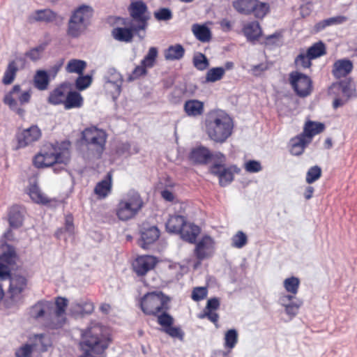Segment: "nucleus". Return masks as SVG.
Masks as SVG:
<instances>
[{
	"mask_svg": "<svg viewBox=\"0 0 357 357\" xmlns=\"http://www.w3.org/2000/svg\"><path fill=\"white\" fill-rule=\"evenodd\" d=\"M171 298L161 291L145 294L139 301L142 311L148 316L157 317L162 331L173 338L183 339L184 332L179 326H174V319L167 311L169 310Z\"/></svg>",
	"mask_w": 357,
	"mask_h": 357,
	"instance_id": "obj_1",
	"label": "nucleus"
},
{
	"mask_svg": "<svg viewBox=\"0 0 357 357\" xmlns=\"http://www.w3.org/2000/svg\"><path fill=\"white\" fill-rule=\"evenodd\" d=\"M112 342V335L106 327L91 323L81 331L79 345L83 354L79 357H107L106 350Z\"/></svg>",
	"mask_w": 357,
	"mask_h": 357,
	"instance_id": "obj_2",
	"label": "nucleus"
},
{
	"mask_svg": "<svg viewBox=\"0 0 357 357\" xmlns=\"http://www.w3.org/2000/svg\"><path fill=\"white\" fill-rule=\"evenodd\" d=\"M204 126L208 137L215 143H225L233 133V119L220 109L210 111L206 116Z\"/></svg>",
	"mask_w": 357,
	"mask_h": 357,
	"instance_id": "obj_3",
	"label": "nucleus"
},
{
	"mask_svg": "<svg viewBox=\"0 0 357 357\" xmlns=\"http://www.w3.org/2000/svg\"><path fill=\"white\" fill-rule=\"evenodd\" d=\"M70 146L69 142H62L60 144H50L34 156L33 164L38 169L49 167L56 164L68 165L70 160Z\"/></svg>",
	"mask_w": 357,
	"mask_h": 357,
	"instance_id": "obj_4",
	"label": "nucleus"
},
{
	"mask_svg": "<svg viewBox=\"0 0 357 357\" xmlns=\"http://www.w3.org/2000/svg\"><path fill=\"white\" fill-rule=\"evenodd\" d=\"M144 206V201L139 193L128 192L120 199L115 208V214L121 221H128L134 218Z\"/></svg>",
	"mask_w": 357,
	"mask_h": 357,
	"instance_id": "obj_5",
	"label": "nucleus"
},
{
	"mask_svg": "<svg viewBox=\"0 0 357 357\" xmlns=\"http://www.w3.org/2000/svg\"><path fill=\"white\" fill-rule=\"evenodd\" d=\"M107 135L96 126L85 128L81 133V139L88 151L95 158H100L106 149Z\"/></svg>",
	"mask_w": 357,
	"mask_h": 357,
	"instance_id": "obj_6",
	"label": "nucleus"
},
{
	"mask_svg": "<svg viewBox=\"0 0 357 357\" xmlns=\"http://www.w3.org/2000/svg\"><path fill=\"white\" fill-rule=\"evenodd\" d=\"M31 97V91L21 90L19 84H15L12 89L8 92L3 98V103L9 107L17 114L23 116L25 110L21 107L24 104L29 102Z\"/></svg>",
	"mask_w": 357,
	"mask_h": 357,
	"instance_id": "obj_7",
	"label": "nucleus"
},
{
	"mask_svg": "<svg viewBox=\"0 0 357 357\" xmlns=\"http://www.w3.org/2000/svg\"><path fill=\"white\" fill-rule=\"evenodd\" d=\"M233 6L241 14H253L259 19L264 18L270 10L268 3L258 0H236L233 2Z\"/></svg>",
	"mask_w": 357,
	"mask_h": 357,
	"instance_id": "obj_8",
	"label": "nucleus"
},
{
	"mask_svg": "<svg viewBox=\"0 0 357 357\" xmlns=\"http://www.w3.org/2000/svg\"><path fill=\"white\" fill-rule=\"evenodd\" d=\"M130 19L135 29L144 30L148 26L150 15L146 4L139 0L132 1L128 8Z\"/></svg>",
	"mask_w": 357,
	"mask_h": 357,
	"instance_id": "obj_9",
	"label": "nucleus"
},
{
	"mask_svg": "<svg viewBox=\"0 0 357 357\" xmlns=\"http://www.w3.org/2000/svg\"><path fill=\"white\" fill-rule=\"evenodd\" d=\"M8 277L10 280L8 290L9 299L13 303L22 301L29 288L28 278L21 273H10Z\"/></svg>",
	"mask_w": 357,
	"mask_h": 357,
	"instance_id": "obj_10",
	"label": "nucleus"
},
{
	"mask_svg": "<svg viewBox=\"0 0 357 357\" xmlns=\"http://www.w3.org/2000/svg\"><path fill=\"white\" fill-rule=\"evenodd\" d=\"M289 82L295 93L300 98L310 96L313 91L312 79L298 71H292L289 75Z\"/></svg>",
	"mask_w": 357,
	"mask_h": 357,
	"instance_id": "obj_11",
	"label": "nucleus"
},
{
	"mask_svg": "<svg viewBox=\"0 0 357 357\" xmlns=\"http://www.w3.org/2000/svg\"><path fill=\"white\" fill-rule=\"evenodd\" d=\"M188 158L194 164L198 165H206L211 160L214 162H226L227 160L226 156L222 153L218 151L213 153L204 146L193 148L189 153Z\"/></svg>",
	"mask_w": 357,
	"mask_h": 357,
	"instance_id": "obj_12",
	"label": "nucleus"
},
{
	"mask_svg": "<svg viewBox=\"0 0 357 357\" xmlns=\"http://www.w3.org/2000/svg\"><path fill=\"white\" fill-rule=\"evenodd\" d=\"M226 162H215L210 167V172L219 178L221 186H225L232 182L234 174H239L241 169L236 165L225 167Z\"/></svg>",
	"mask_w": 357,
	"mask_h": 357,
	"instance_id": "obj_13",
	"label": "nucleus"
},
{
	"mask_svg": "<svg viewBox=\"0 0 357 357\" xmlns=\"http://www.w3.org/2000/svg\"><path fill=\"white\" fill-rule=\"evenodd\" d=\"M215 250V241L211 236L205 234L195 243L193 254L198 260L202 261L212 257Z\"/></svg>",
	"mask_w": 357,
	"mask_h": 357,
	"instance_id": "obj_14",
	"label": "nucleus"
},
{
	"mask_svg": "<svg viewBox=\"0 0 357 357\" xmlns=\"http://www.w3.org/2000/svg\"><path fill=\"white\" fill-rule=\"evenodd\" d=\"M41 135L40 129L35 125L26 129L19 130L15 135L17 145L15 150L23 149L31 145L38 141Z\"/></svg>",
	"mask_w": 357,
	"mask_h": 357,
	"instance_id": "obj_15",
	"label": "nucleus"
},
{
	"mask_svg": "<svg viewBox=\"0 0 357 357\" xmlns=\"http://www.w3.org/2000/svg\"><path fill=\"white\" fill-rule=\"evenodd\" d=\"M116 22L126 26L113 29L112 31V36L118 41L125 43L131 42L134 34L142 30L135 29L133 24L130 22L129 18L117 17Z\"/></svg>",
	"mask_w": 357,
	"mask_h": 357,
	"instance_id": "obj_16",
	"label": "nucleus"
},
{
	"mask_svg": "<svg viewBox=\"0 0 357 357\" xmlns=\"http://www.w3.org/2000/svg\"><path fill=\"white\" fill-rule=\"evenodd\" d=\"M158 54V52L156 47H150L147 54L142 60L140 65L137 66L132 70L130 75V79H135L139 78L141 76L146 75L147 74L146 69L151 68L155 66Z\"/></svg>",
	"mask_w": 357,
	"mask_h": 357,
	"instance_id": "obj_17",
	"label": "nucleus"
},
{
	"mask_svg": "<svg viewBox=\"0 0 357 357\" xmlns=\"http://www.w3.org/2000/svg\"><path fill=\"white\" fill-rule=\"evenodd\" d=\"M158 263L157 257L152 255L138 256L132 262L133 271L139 277L144 276L148 272L153 270Z\"/></svg>",
	"mask_w": 357,
	"mask_h": 357,
	"instance_id": "obj_18",
	"label": "nucleus"
},
{
	"mask_svg": "<svg viewBox=\"0 0 357 357\" xmlns=\"http://www.w3.org/2000/svg\"><path fill=\"white\" fill-rule=\"evenodd\" d=\"M17 260L15 250L8 245L7 250L0 255V278L4 279L10 274L11 269L14 268Z\"/></svg>",
	"mask_w": 357,
	"mask_h": 357,
	"instance_id": "obj_19",
	"label": "nucleus"
},
{
	"mask_svg": "<svg viewBox=\"0 0 357 357\" xmlns=\"http://www.w3.org/2000/svg\"><path fill=\"white\" fill-rule=\"evenodd\" d=\"M68 301L63 297H57L55 299L56 308L52 321L47 324V326L52 329L59 328L66 321V311Z\"/></svg>",
	"mask_w": 357,
	"mask_h": 357,
	"instance_id": "obj_20",
	"label": "nucleus"
},
{
	"mask_svg": "<svg viewBox=\"0 0 357 357\" xmlns=\"http://www.w3.org/2000/svg\"><path fill=\"white\" fill-rule=\"evenodd\" d=\"M342 92L347 100L353 97H356V90L351 79L340 81L333 83L328 89L329 96L339 95Z\"/></svg>",
	"mask_w": 357,
	"mask_h": 357,
	"instance_id": "obj_21",
	"label": "nucleus"
},
{
	"mask_svg": "<svg viewBox=\"0 0 357 357\" xmlns=\"http://www.w3.org/2000/svg\"><path fill=\"white\" fill-rule=\"evenodd\" d=\"M160 230L156 226L143 222L140 229L141 247L146 249L148 245L155 242L160 237Z\"/></svg>",
	"mask_w": 357,
	"mask_h": 357,
	"instance_id": "obj_22",
	"label": "nucleus"
},
{
	"mask_svg": "<svg viewBox=\"0 0 357 357\" xmlns=\"http://www.w3.org/2000/svg\"><path fill=\"white\" fill-rule=\"evenodd\" d=\"M58 21L62 22L63 17L49 8L36 10L33 15L29 17L30 22L56 23Z\"/></svg>",
	"mask_w": 357,
	"mask_h": 357,
	"instance_id": "obj_23",
	"label": "nucleus"
},
{
	"mask_svg": "<svg viewBox=\"0 0 357 357\" xmlns=\"http://www.w3.org/2000/svg\"><path fill=\"white\" fill-rule=\"evenodd\" d=\"M220 307V301L217 298L208 300L206 305L203 312L198 314V318L203 319L207 318L213 323L216 327L218 326L219 315L215 311Z\"/></svg>",
	"mask_w": 357,
	"mask_h": 357,
	"instance_id": "obj_24",
	"label": "nucleus"
},
{
	"mask_svg": "<svg viewBox=\"0 0 357 357\" xmlns=\"http://www.w3.org/2000/svg\"><path fill=\"white\" fill-rule=\"evenodd\" d=\"M112 189V173L109 172L105 178L96 185L93 192L98 199H102L111 193Z\"/></svg>",
	"mask_w": 357,
	"mask_h": 357,
	"instance_id": "obj_25",
	"label": "nucleus"
},
{
	"mask_svg": "<svg viewBox=\"0 0 357 357\" xmlns=\"http://www.w3.org/2000/svg\"><path fill=\"white\" fill-rule=\"evenodd\" d=\"M243 35L247 40L255 43L262 36V29L259 23L257 21L249 22L245 24L242 28Z\"/></svg>",
	"mask_w": 357,
	"mask_h": 357,
	"instance_id": "obj_26",
	"label": "nucleus"
},
{
	"mask_svg": "<svg viewBox=\"0 0 357 357\" xmlns=\"http://www.w3.org/2000/svg\"><path fill=\"white\" fill-rule=\"evenodd\" d=\"M353 68V63L350 60L340 59L334 63L332 74L335 78L340 79L348 75L352 71Z\"/></svg>",
	"mask_w": 357,
	"mask_h": 357,
	"instance_id": "obj_27",
	"label": "nucleus"
},
{
	"mask_svg": "<svg viewBox=\"0 0 357 357\" xmlns=\"http://www.w3.org/2000/svg\"><path fill=\"white\" fill-rule=\"evenodd\" d=\"M201 232V229L193 223L185 222L181 230L179 232L183 240L190 243H195L198 235Z\"/></svg>",
	"mask_w": 357,
	"mask_h": 357,
	"instance_id": "obj_28",
	"label": "nucleus"
},
{
	"mask_svg": "<svg viewBox=\"0 0 357 357\" xmlns=\"http://www.w3.org/2000/svg\"><path fill=\"white\" fill-rule=\"evenodd\" d=\"M310 143V140L301 133L290 139L289 151L294 155H301Z\"/></svg>",
	"mask_w": 357,
	"mask_h": 357,
	"instance_id": "obj_29",
	"label": "nucleus"
},
{
	"mask_svg": "<svg viewBox=\"0 0 357 357\" xmlns=\"http://www.w3.org/2000/svg\"><path fill=\"white\" fill-rule=\"evenodd\" d=\"M183 110L188 116H199L204 112V105L203 102L198 100H188L184 103Z\"/></svg>",
	"mask_w": 357,
	"mask_h": 357,
	"instance_id": "obj_30",
	"label": "nucleus"
},
{
	"mask_svg": "<svg viewBox=\"0 0 357 357\" xmlns=\"http://www.w3.org/2000/svg\"><path fill=\"white\" fill-rule=\"evenodd\" d=\"M283 286L284 289L289 294L284 295L281 300L284 301L287 299L290 301L293 298H294L295 296L298 292V289L300 286V280L297 277L291 276L290 278H286L283 282Z\"/></svg>",
	"mask_w": 357,
	"mask_h": 357,
	"instance_id": "obj_31",
	"label": "nucleus"
},
{
	"mask_svg": "<svg viewBox=\"0 0 357 357\" xmlns=\"http://www.w3.org/2000/svg\"><path fill=\"white\" fill-rule=\"evenodd\" d=\"M93 14V10L91 6L82 5L73 12L71 17H75L76 20L88 26Z\"/></svg>",
	"mask_w": 357,
	"mask_h": 357,
	"instance_id": "obj_32",
	"label": "nucleus"
},
{
	"mask_svg": "<svg viewBox=\"0 0 357 357\" xmlns=\"http://www.w3.org/2000/svg\"><path fill=\"white\" fill-rule=\"evenodd\" d=\"M68 91L66 84H60L50 93L48 102L54 105H63Z\"/></svg>",
	"mask_w": 357,
	"mask_h": 357,
	"instance_id": "obj_33",
	"label": "nucleus"
},
{
	"mask_svg": "<svg viewBox=\"0 0 357 357\" xmlns=\"http://www.w3.org/2000/svg\"><path fill=\"white\" fill-rule=\"evenodd\" d=\"M324 125L321 123L308 121L305 123L301 134L311 142L314 136L324 130Z\"/></svg>",
	"mask_w": 357,
	"mask_h": 357,
	"instance_id": "obj_34",
	"label": "nucleus"
},
{
	"mask_svg": "<svg viewBox=\"0 0 357 357\" xmlns=\"http://www.w3.org/2000/svg\"><path fill=\"white\" fill-rule=\"evenodd\" d=\"M27 193L31 200L36 204L47 205L50 203V199L42 192L36 183L31 184L29 186Z\"/></svg>",
	"mask_w": 357,
	"mask_h": 357,
	"instance_id": "obj_35",
	"label": "nucleus"
},
{
	"mask_svg": "<svg viewBox=\"0 0 357 357\" xmlns=\"http://www.w3.org/2000/svg\"><path fill=\"white\" fill-rule=\"evenodd\" d=\"M24 216L17 205L12 206L8 211V222L10 226L13 228H18L22 225Z\"/></svg>",
	"mask_w": 357,
	"mask_h": 357,
	"instance_id": "obj_36",
	"label": "nucleus"
},
{
	"mask_svg": "<svg viewBox=\"0 0 357 357\" xmlns=\"http://www.w3.org/2000/svg\"><path fill=\"white\" fill-rule=\"evenodd\" d=\"M185 222L183 215H172L166 222V229L169 232L179 234Z\"/></svg>",
	"mask_w": 357,
	"mask_h": 357,
	"instance_id": "obj_37",
	"label": "nucleus"
},
{
	"mask_svg": "<svg viewBox=\"0 0 357 357\" xmlns=\"http://www.w3.org/2000/svg\"><path fill=\"white\" fill-rule=\"evenodd\" d=\"M83 99L79 93L68 91L64 102V107L66 109L78 108L82 105Z\"/></svg>",
	"mask_w": 357,
	"mask_h": 357,
	"instance_id": "obj_38",
	"label": "nucleus"
},
{
	"mask_svg": "<svg viewBox=\"0 0 357 357\" xmlns=\"http://www.w3.org/2000/svg\"><path fill=\"white\" fill-rule=\"evenodd\" d=\"M185 54V49L180 44L170 45L164 52L165 59L167 61H175L182 59Z\"/></svg>",
	"mask_w": 357,
	"mask_h": 357,
	"instance_id": "obj_39",
	"label": "nucleus"
},
{
	"mask_svg": "<svg viewBox=\"0 0 357 357\" xmlns=\"http://www.w3.org/2000/svg\"><path fill=\"white\" fill-rule=\"evenodd\" d=\"M75 18L76 17L70 16L68 23L67 29L68 35L73 38H77L79 36L87 27L83 23L78 22Z\"/></svg>",
	"mask_w": 357,
	"mask_h": 357,
	"instance_id": "obj_40",
	"label": "nucleus"
},
{
	"mask_svg": "<svg viewBox=\"0 0 357 357\" xmlns=\"http://www.w3.org/2000/svg\"><path fill=\"white\" fill-rule=\"evenodd\" d=\"M34 86L40 91L46 90L50 84V78L47 73L43 70L36 71L33 77Z\"/></svg>",
	"mask_w": 357,
	"mask_h": 357,
	"instance_id": "obj_41",
	"label": "nucleus"
},
{
	"mask_svg": "<svg viewBox=\"0 0 357 357\" xmlns=\"http://www.w3.org/2000/svg\"><path fill=\"white\" fill-rule=\"evenodd\" d=\"M192 31L196 38L201 42H208L211 38V31L205 25L194 24Z\"/></svg>",
	"mask_w": 357,
	"mask_h": 357,
	"instance_id": "obj_42",
	"label": "nucleus"
},
{
	"mask_svg": "<svg viewBox=\"0 0 357 357\" xmlns=\"http://www.w3.org/2000/svg\"><path fill=\"white\" fill-rule=\"evenodd\" d=\"M17 70L18 68L16 62L15 61H10L2 78L3 84L8 85L13 83L16 77Z\"/></svg>",
	"mask_w": 357,
	"mask_h": 357,
	"instance_id": "obj_43",
	"label": "nucleus"
},
{
	"mask_svg": "<svg viewBox=\"0 0 357 357\" xmlns=\"http://www.w3.org/2000/svg\"><path fill=\"white\" fill-rule=\"evenodd\" d=\"M306 52L311 59H315L326 54V45L322 41H319L310 46Z\"/></svg>",
	"mask_w": 357,
	"mask_h": 357,
	"instance_id": "obj_44",
	"label": "nucleus"
},
{
	"mask_svg": "<svg viewBox=\"0 0 357 357\" xmlns=\"http://www.w3.org/2000/svg\"><path fill=\"white\" fill-rule=\"evenodd\" d=\"M86 66V63L84 61L71 59L68 61L66 69L68 73L82 75Z\"/></svg>",
	"mask_w": 357,
	"mask_h": 357,
	"instance_id": "obj_45",
	"label": "nucleus"
},
{
	"mask_svg": "<svg viewBox=\"0 0 357 357\" xmlns=\"http://www.w3.org/2000/svg\"><path fill=\"white\" fill-rule=\"evenodd\" d=\"M312 60L307 52H301L295 58L294 64L297 68L307 69L312 66Z\"/></svg>",
	"mask_w": 357,
	"mask_h": 357,
	"instance_id": "obj_46",
	"label": "nucleus"
},
{
	"mask_svg": "<svg viewBox=\"0 0 357 357\" xmlns=\"http://www.w3.org/2000/svg\"><path fill=\"white\" fill-rule=\"evenodd\" d=\"M238 342V333L235 329H229L225 333V347L229 350L234 348Z\"/></svg>",
	"mask_w": 357,
	"mask_h": 357,
	"instance_id": "obj_47",
	"label": "nucleus"
},
{
	"mask_svg": "<svg viewBox=\"0 0 357 357\" xmlns=\"http://www.w3.org/2000/svg\"><path fill=\"white\" fill-rule=\"evenodd\" d=\"M48 308L47 304L43 301H38L30 310V315L33 319H38L44 316L45 310Z\"/></svg>",
	"mask_w": 357,
	"mask_h": 357,
	"instance_id": "obj_48",
	"label": "nucleus"
},
{
	"mask_svg": "<svg viewBox=\"0 0 357 357\" xmlns=\"http://www.w3.org/2000/svg\"><path fill=\"white\" fill-rule=\"evenodd\" d=\"M225 75V68L222 67L213 68L208 70L206 79L208 82H215L220 80Z\"/></svg>",
	"mask_w": 357,
	"mask_h": 357,
	"instance_id": "obj_49",
	"label": "nucleus"
},
{
	"mask_svg": "<svg viewBox=\"0 0 357 357\" xmlns=\"http://www.w3.org/2000/svg\"><path fill=\"white\" fill-rule=\"evenodd\" d=\"M322 171L320 167L318 165H314L311 167L306 174L305 181L308 184H311L318 179H319L321 176Z\"/></svg>",
	"mask_w": 357,
	"mask_h": 357,
	"instance_id": "obj_50",
	"label": "nucleus"
},
{
	"mask_svg": "<svg viewBox=\"0 0 357 357\" xmlns=\"http://www.w3.org/2000/svg\"><path fill=\"white\" fill-rule=\"evenodd\" d=\"M247 243V236L241 231H238L231 238V246L236 248H242Z\"/></svg>",
	"mask_w": 357,
	"mask_h": 357,
	"instance_id": "obj_51",
	"label": "nucleus"
},
{
	"mask_svg": "<svg viewBox=\"0 0 357 357\" xmlns=\"http://www.w3.org/2000/svg\"><path fill=\"white\" fill-rule=\"evenodd\" d=\"M282 38V33L280 32H275L271 35L267 36L264 38L263 40L261 41V44L266 47H273L278 45L279 41Z\"/></svg>",
	"mask_w": 357,
	"mask_h": 357,
	"instance_id": "obj_52",
	"label": "nucleus"
},
{
	"mask_svg": "<svg viewBox=\"0 0 357 357\" xmlns=\"http://www.w3.org/2000/svg\"><path fill=\"white\" fill-rule=\"evenodd\" d=\"M35 345L24 344L15 350V357H31Z\"/></svg>",
	"mask_w": 357,
	"mask_h": 357,
	"instance_id": "obj_53",
	"label": "nucleus"
},
{
	"mask_svg": "<svg viewBox=\"0 0 357 357\" xmlns=\"http://www.w3.org/2000/svg\"><path fill=\"white\" fill-rule=\"evenodd\" d=\"M45 47V44H41L31 49L25 55L33 61H38L41 58V54L44 52Z\"/></svg>",
	"mask_w": 357,
	"mask_h": 357,
	"instance_id": "obj_54",
	"label": "nucleus"
},
{
	"mask_svg": "<svg viewBox=\"0 0 357 357\" xmlns=\"http://www.w3.org/2000/svg\"><path fill=\"white\" fill-rule=\"evenodd\" d=\"M193 64L197 69L204 70L208 67V61L204 54L198 53L193 57Z\"/></svg>",
	"mask_w": 357,
	"mask_h": 357,
	"instance_id": "obj_55",
	"label": "nucleus"
},
{
	"mask_svg": "<svg viewBox=\"0 0 357 357\" xmlns=\"http://www.w3.org/2000/svg\"><path fill=\"white\" fill-rule=\"evenodd\" d=\"M91 82L92 78L91 76H79L75 81V86L78 90L82 91L89 87Z\"/></svg>",
	"mask_w": 357,
	"mask_h": 357,
	"instance_id": "obj_56",
	"label": "nucleus"
},
{
	"mask_svg": "<svg viewBox=\"0 0 357 357\" xmlns=\"http://www.w3.org/2000/svg\"><path fill=\"white\" fill-rule=\"evenodd\" d=\"M208 294L206 287H195L192 291L191 298L195 301H199L204 299Z\"/></svg>",
	"mask_w": 357,
	"mask_h": 357,
	"instance_id": "obj_57",
	"label": "nucleus"
},
{
	"mask_svg": "<svg viewBox=\"0 0 357 357\" xmlns=\"http://www.w3.org/2000/svg\"><path fill=\"white\" fill-rule=\"evenodd\" d=\"M245 169L248 172L256 173L261 170V165L259 161L249 160L245 164Z\"/></svg>",
	"mask_w": 357,
	"mask_h": 357,
	"instance_id": "obj_58",
	"label": "nucleus"
},
{
	"mask_svg": "<svg viewBox=\"0 0 357 357\" xmlns=\"http://www.w3.org/2000/svg\"><path fill=\"white\" fill-rule=\"evenodd\" d=\"M155 17L158 20H169L172 18V14L168 8H160L155 13Z\"/></svg>",
	"mask_w": 357,
	"mask_h": 357,
	"instance_id": "obj_59",
	"label": "nucleus"
},
{
	"mask_svg": "<svg viewBox=\"0 0 357 357\" xmlns=\"http://www.w3.org/2000/svg\"><path fill=\"white\" fill-rule=\"evenodd\" d=\"M301 304L302 302L299 301L298 303H291L289 304L284 305V306L286 313L291 317H294L297 314Z\"/></svg>",
	"mask_w": 357,
	"mask_h": 357,
	"instance_id": "obj_60",
	"label": "nucleus"
},
{
	"mask_svg": "<svg viewBox=\"0 0 357 357\" xmlns=\"http://www.w3.org/2000/svg\"><path fill=\"white\" fill-rule=\"evenodd\" d=\"M268 68V65L264 63L252 66L251 73L255 77H259Z\"/></svg>",
	"mask_w": 357,
	"mask_h": 357,
	"instance_id": "obj_61",
	"label": "nucleus"
},
{
	"mask_svg": "<svg viewBox=\"0 0 357 357\" xmlns=\"http://www.w3.org/2000/svg\"><path fill=\"white\" fill-rule=\"evenodd\" d=\"M79 305L82 313L91 314L94 310V305L90 301L82 302Z\"/></svg>",
	"mask_w": 357,
	"mask_h": 357,
	"instance_id": "obj_62",
	"label": "nucleus"
},
{
	"mask_svg": "<svg viewBox=\"0 0 357 357\" xmlns=\"http://www.w3.org/2000/svg\"><path fill=\"white\" fill-rule=\"evenodd\" d=\"M329 26L333 24H340L345 22L347 17L342 15L335 16L327 19Z\"/></svg>",
	"mask_w": 357,
	"mask_h": 357,
	"instance_id": "obj_63",
	"label": "nucleus"
},
{
	"mask_svg": "<svg viewBox=\"0 0 357 357\" xmlns=\"http://www.w3.org/2000/svg\"><path fill=\"white\" fill-rule=\"evenodd\" d=\"M334 97V100L333 102V109H336L340 107L343 106L349 100L347 98L346 99H342L339 97V95L333 96Z\"/></svg>",
	"mask_w": 357,
	"mask_h": 357,
	"instance_id": "obj_64",
	"label": "nucleus"
}]
</instances>
